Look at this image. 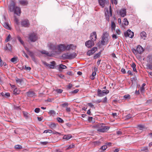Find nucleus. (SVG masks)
I'll return each mask as SVG.
<instances>
[{
    "label": "nucleus",
    "instance_id": "obj_1",
    "mask_svg": "<svg viewBox=\"0 0 152 152\" xmlns=\"http://www.w3.org/2000/svg\"><path fill=\"white\" fill-rule=\"evenodd\" d=\"M15 0H10L9 5L8 6V9L10 12H13L14 13L20 16L21 13L20 7L16 6Z\"/></svg>",
    "mask_w": 152,
    "mask_h": 152
},
{
    "label": "nucleus",
    "instance_id": "obj_2",
    "mask_svg": "<svg viewBox=\"0 0 152 152\" xmlns=\"http://www.w3.org/2000/svg\"><path fill=\"white\" fill-rule=\"evenodd\" d=\"M48 46L49 48L54 52H56V50H57L58 52L60 53L66 50V46L64 44H61L57 46H55L50 43L48 44Z\"/></svg>",
    "mask_w": 152,
    "mask_h": 152
},
{
    "label": "nucleus",
    "instance_id": "obj_3",
    "mask_svg": "<svg viewBox=\"0 0 152 152\" xmlns=\"http://www.w3.org/2000/svg\"><path fill=\"white\" fill-rule=\"evenodd\" d=\"M97 37L96 32H93L91 34V40H88L85 42L86 46L88 48H90L94 45V42L96 40Z\"/></svg>",
    "mask_w": 152,
    "mask_h": 152
},
{
    "label": "nucleus",
    "instance_id": "obj_4",
    "mask_svg": "<svg viewBox=\"0 0 152 152\" xmlns=\"http://www.w3.org/2000/svg\"><path fill=\"white\" fill-rule=\"evenodd\" d=\"M92 127L97 129L98 131L101 132H106L110 128L109 127L105 126L103 123L97 124L93 126Z\"/></svg>",
    "mask_w": 152,
    "mask_h": 152
},
{
    "label": "nucleus",
    "instance_id": "obj_5",
    "mask_svg": "<svg viewBox=\"0 0 152 152\" xmlns=\"http://www.w3.org/2000/svg\"><path fill=\"white\" fill-rule=\"evenodd\" d=\"M109 41V34L107 32L103 33L102 40L99 42V43L102 45L107 44Z\"/></svg>",
    "mask_w": 152,
    "mask_h": 152
},
{
    "label": "nucleus",
    "instance_id": "obj_6",
    "mask_svg": "<svg viewBox=\"0 0 152 152\" xmlns=\"http://www.w3.org/2000/svg\"><path fill=\"white\" fill-rule=\"evenodd\" d=\"M106 9V11L105 12V17H106L107 20L109 22L110 21V16H112V12L111 6H110L109 10H108L107 8H105Z\"/></svg>",
    "mask_w": 152,
    "mask_h": 152
},
{
    "label": "nucleus",
    "instance_id": "obj_7",
    "mask_svg": "<svg viewBox=\"0 0 152 152\" xmlns=\"http://www.w3.org/2000/svg\"><path fill=\"white\" fill-rule=\"evenodd\" d=\"M38 39L37 34L34 33H33L29 34L28 39L31 42H35Z\"/></svg>",
    "mask_w": 152,
    "mask_h": 152
},
{
    "label": "nucleus",
    "instance_id": "obj_8",
    "mask_svg": "<svg viewBox=\"0 0 152 152\" xmlns=\"http://www.w3.org/2000/svg\"><path fill=\"white\" fill-rule=\"evenodd\" d=\"M43 64L46 66L50 69L54 68L56 65V62L54 61L50 62V64H48L46 62H43Z\"/></svg>",
    "mask_w": 152,
    "mask_h": 152
},
{
    "label": "nucleus",
    "instance_id": "obj_9",
    "mask_svg": "<svg viewBox=\"0 0 152 152\" xmlns=\"http://www.w3.org/2000/svg\"><path fill=\"white\" fill-rule=\"evenodd\" d=\"M124 36L125 37H129L130 38H132L134 37V33L129 29H128L126 32L124 33Z\"/></svg>",
    "mask_w": 152,
    "mask_h": 152
},
{
    "label": "nucleus",
    "instance_id": "obj_10",
    "mask_svg": "<svg viewBox=\"0 0 152 152\" xmlns=\"http://www.w3.org/2000/svg\"><path fill=\"white\" fill-rule=\"evenodd\" d=\"M21 24L22 26L25 27H28L30 25L29 20L27 19L22 20L21 22Z\"/></svg>",
    "mask_w": 152,
    "mask_h": 152
},
{
    "label": "nucleus",
    "instance_id": "obj_11",
    "mask_svg": "<svg viewBox=\"0 0 152 152\" xmlns=\"http://www.w3.org/2000/svg\"><path fill=\"white\" fill-rule=\"evenodd\" d=\"M105 92V93L103 91L99 89H98L97 92V96L99 97H102L109 93V90H106Z\"/></svg>",
    "mask_w": 152,
    "mask_h": 152
},
{
    "label": "nucleus",
    "instance_id": "obj_12",
    "mask_svg": "<svg viewBox=\"0 0 152 152\" xmlns=\"http://www.w3.org/2000/svg\"><path fill=\"white\" fill-rule=\"evenodd\" d=\"M99 3L102 8H104L105 4H109L108 0H98Z\"/></svg>",
    "mask_w": 152,
    "mask_h": 152
},
{
    "label": "nucleus",
    "instance_id": "obj_13",
    "mask_svg": "<svg viewBox=\"0 0 152 152\" xmlns=\"http://www.w3.org/2000/svg\"><path fill=\"white\" fill-rule=\"evenodd\" d=\"M97 50V48L96 47H94L92 48L91 50H89L87 53V55L89 56L93 54Z\"/></svg>",
    "mask_w": 152,
    "mask_h": 152
},
{
    "label": "nucleus",
    "instance_id": "obj_14",
    "mask_svg": "<svg viewBox=\"0 0 152 152\" xmlns=\"http://www.w3.org/2000/svg\"><path fill=\"white\" fill-rule=\"evenodd\" d=\"M4 49L5 50L7 51L8 52H12V48L11 45L9 43L7 44L4 48Z\"/></svg>",
    "mask_w": 152,
    "mask_h": 152
},
{
    "label": "nucleus",
    "instance_id": "obj_15",
    "mask_svg": "<svg viewBox=\"0 0 152 152\" xmlns=\"http://www.w3.org/2000/svg\"><path fill=\"white\" fill-rule=\"evenodd\" d=\"M76 46L73 44L67 45L66 46V50H74L75 49Z\"/></svg>",
    "mask_w": 152,
    "mask_h": 152
},
{
    "label": "nucleus",
    "instance_id": "obj_16",
    "mask_svg": "<svg viewBox=\"0 0 152 152\" xmlns=\"http://www.w3.org/2000/svg\"><path fill=\"white\" fill-rule=\"evenodd\" d=\"M140 36L141 38L144 40H145L147 38V34L144 31L141 32L140 34Z\"/></svg>",
    "mask_w": 152,
    "mask_h": 152
},
{
    "label": "nucleus",
    "instance_id": "obj_17",
    "mask_svg": "<svg viewBox=\"0 0 152 152\" xmlns=\"http://www.w3.org/2000/svg\"><path fill=\"white\" fill-rule=\"evenodd\" d=\"M61 59L64 60L69 59V53H67L63 54L61 56Z\"/></svg>",
    "mask_w": 152,
    "mask_h": 152
},
{
    "label": "nucleus",
    "instance_id": "obj_18",
    "mask_svg": "<svg viewBox=\"0 0 152 152\" xmlns=\"http://www.w3.org/2000/svg\"><path fill=\"white\" fill-rule=\"evenodd\" d=\"M19 3L20 4L23 6H26L28 3V1L26 0H19Z\"/></svg>",
    "mask_w": 152,
    "mask_h": 152
},
{
    "label": "nucleus",
    "instance_id": "obj_19",
    "mask_svg": "<svg viewBox=\"0 0 152 152\" xmlns=\"http://www.w3.org/2000/svg\"><path fill=\"white\" fill-rule=\"evenodd\" d=\"M136 49L137 50V51L138 53L139 54H141L144 51L143 48L140 45L137 46Z\"/></svg>",
    "mask_w": 152,
    "mask_h": 152
},
{
    "label": "nucleus",
    "instance_id": "obj_20",
    "mask_svg": "<svg viewBox=\"0 0 152 152\" xmlns=\"http://www.w3.org/2000/svg\"><path fill=\"white\" fill-rule=\"evenodd\" d=\"M77 56V54L74 52L72 53H69V59H71L75 58Z\"/></svg>",
    "mask_w": 152,
    "mask_h": 152
},
{
    "label": "nucleus",
    "instance_id": "obj_21",
    "mask_svg": "<svg viewBox=\"0 0 152 152\" xmlns=\"http://www.w3.org/2000/svg\"><path fill=\"white\" fill-rule=\"evenodd\" d=\"M116 27L115 24L113 21H111V28L112 31H115Z\"/></svg>",
    "mask_w": 152,
    "mask_h": 152
},
{
    "label": "nucleus",
    "instance_id": "obj_22",
    "mask_svg": "<svg viewBox=\"0 0 152 152\" xmlns=\"http://www.w3.org/2000/svg\"><path fill=\"white\" fill-rule=\"evenodd\" d=\"M27 96L29 97H32L35 95V93L34 91H29L26 93Z\"/></svg>",
    "mask_w": 152,
    "mask_h": 152
},
{
    "label": "nucleus",
    "instance_id": "obj_23",
    "mask_svg": "<svg viewBox=\"0 0 152 152\" xmlns=\"http://www.w3.org/2000/svg\"><path fill=\"white\" fill-rule=\"evenodd\" d=\"M72 137V136L71 134L65 135L64 136L63 139L68 140L71 138Z\"/></svg>",
    "mask_w": 152,
    "mask_h": 152
},
{
    "label": "nucleus",
    "instance_id": "obj_24",
    "mask_svg": "<svg viewBox=\"0 0 152 152\" xmlns=\"http://www.w3.org/2000/svg\"><path fill=\"white\" fill-rule=\"evenodd\" d=\"M41 53L42 54H45L47 56H51L52 55V54H49L48 52L46 51L45 50L41 51Z\"/></svg>",
    "mask_w": 152,
    "mask_h": 152
},
{
    "label": "nucleus",
    "instance_id": "obj_25",
    "mask_svg": "<svg viewBox=\"0 0 152 152\" xmlns=\"http://www.w3.org/2000/svg\"><path fill=\"white\" fill-rule=\"evenodd\" d=\"M148 61L150 64H152V55H149L147 57Z\"/></svg>",
    "mask_w": 152,
    "mask_h": 152
},
{
    "label": "nucleus",
    "instance_id": "obj_26",
    "mask_svg": "<svg viewBox=\"0 0 152 152\" xmlns=\"http://www.w3.org/2000/svg\"><path fill=\"white\" fill-rule=\"evenodd\" d=\"M4 27L10 30V28L9 26V24L6 22L4 23L3 25Z\"/></svg>",
    "mask_w": 152,
    "mask_h": 152
},
{
    "label": "nucleus",
    "instance_id": "obj_27",
    "mask_svg": "<svg viewBox=\"0 0 152 152\" xmlns=\"http://www.w3.org/2000/svg\"><path fill=\"white\" fill-rule=\"evenodd\" d=\"M23 113L24 116L27 119L29 117V114L27 112L25 111H23Z\"/></svg>",
    "mask_w": 152,
    "mask_h": 152
},
{
    "label": "nucleus",
    "instance_id": "obj_28",
    "mask_svg": "<svg viewBox=\"0 0 152 152\" xmlns=\"http://www.w3.org/2000/svg\"><path fill=\"white\" fill-rule=\"evenodd\" d=\"M12 39V37L11 35L9 34L8 36L6 37L5 40V42H7L9 41L10 39Z\"/></svg>",
    "mask_w": 152,
    "mask_h": 152
},
{
    "label": "nucleus",
    "instance_id": "obj_29",
    "mask_svg": "<svg viewBox=\"0 0 152 152\" xmlns=\"http://www.w3.org/2000/svg\"><path fill=\"white\" fill-rule=\"evenodd\" d=\"M49 126L52 129H54L56 128V124L55 123H51L50 124Z\"/></svg>",
    "mask_w": 152,
    "mask_h": 152
},
{
    "label": "nucleus",
    "instance_id": "obj_30",
    "mask_svg": "<svg viewBox=\"0 0 152 152\" xmlns=\"http://www.w3.org/2000/svg\"><path fill=\"white\" fill-rule=\"evenodd\" d=\"M101 52H99L98 53L96 54L94 56V58L95 59L99 58L101 55Z\"/></svg>",
    "mask_w": 152,
    "mask_h": 152
},
{
    "label": "nucleus",
    "instance_id": "obj_31",
    "mask_svg": "<svg viewBox=\"0 0 152 152\" xmlns=\"http://www.w3.org/2000/svg\"><path fill=\"white\" fill-rule=\"evenodd\" d=\"M17 57H14L11 59L10 61L12 63H15L17 61Z\"/></svg>",
    "mask_w": 152,
    "mask_h": 152
},
{
    "label": "nucleus",
    "instance_id": "obj_32",
    "mask_svg": "<svg viewBox=\"0 0 152 152\" xmlns=\"http://www.w3.org/2000/svg\"><path fill=\"white\" fill-rule=\"evenodd\" d=\"M132 117V115H131V114H128L127 115L126 117H125V120H128L130 118H131Z\"/></svg>",
    "mask_w": 152,
    "mask_h": 152
},
{
    "label": "nucleus",
    "instance_id": "obj_33",
    "mask_svg": "<svg viewBox=\"0 0 152 152\" xmlns=\"http://www.w3.org/2000/svg\"><path fill=\"white\" fill-rule=\"evenodd\" d=\"M17 39L20 42V43L23 45H24V42L21 39L20 37L19 36L17 37Z\"/></svg>",
    "mask_w": 152,
    "mask_h": 152
},
{
    "label": "nucleus",
    "instance_id": "obj_34",
    "mask_svg": "<svg viewBox=\"0 0 152 152\" xmlns=\"http://www.w3.org/2000/svg\"><path fill=\"white\" fill-rule=\"evenodd\" d=\"M137 127L140 130H142L144 128V126L141 124L138 125L137 126Z\"/></svg>",
    "mask_w": 152,
    "mask_h": 152
},
{
    "label": "nucleus",
    "instance_id": "obj_35",
    "mask_svg": "<svg viewBox=\"0 0 152 152\" xmlns=\"http://www.w3.org/2000/svg\"><path fill=\"white\" fill-rule=\"evenodd\" d=\"M63 90L62 89H57L55 90V91L57 93L60 94L63 92Z\"/></svg>",
    "mask_w": 152,
    "mask_h": 152
},
{
    "label": "nucleus",
    "instance_id": "obj_36",
    "mask_svg": "<svg viewBox=\"0 0 152 152\" xmlns=\"http://www.w3.org/2000/svg\"><path fill=\"white\" fill-rule=\"evenodd\" d=\"M129 22L126 18H124V25L127 26L128 25Z\"/></svg>",
    "mask_w": 152,
    "mask_h": 152
},
{
    "label": "nucleus",
    "instance_id": "obj_37",
    "mask_svg": "<svg viewBox=\"0 0 152 152\" xmlns=\"http://www.w3.org/2000/svg\"><path fill=\"white\" fill-rule=\"evenodd\" d=\"M15 148L16 149H20L22 148V147L21 145H17L15 146Z\"/></svg>",
    "mask_w": 152,
    "mask_h": 152
},
{
    "label": "nucleus",
    "instance_id": "obj_38",
    "mask_svg": "<svg viewBox=\"0 0 152 152\" xmlns=\"http://www.w3.org/2000/svg\"><path fill=\"white\" fill-rule=\"evenodd\" d=\"M57 120L60 123H63L64 122V121L63 120L62 118L59 117L57 118Z\"/></svg>",
    "mask_w": 152,
    "mask_h": 152
},
{
    "label": "nucleus",
    "instance_id": "obj_39",
    "mask_svg": "<svg viewBox=\"0 0 152 152\" xmlns=\"http://www.w3.org/2000/svg\"><path fill=\"white\" fill-rule=\"evenodd\" d=\"M67 68V67L65 65L63 64H60L59 66V68L62 69H65Z\"/></svg>",
    "mask_w": 152,
    "mask_h": 152
},
{
    "label": "nucleus",
    "instance_id": "obj_40",
    "mask_svg": "<svg viewBox=\"0 0 152 152\" xmlns=\"http://www.w3.org/2000/svg\"><path fill=\"white\" fill-rule=\"evenodd\" d=\"M49 113L50 115H55L56 114V113L55 111L54 110H50L49 111Z\"/></svg>",
    "mask_w": 152,
    "mask_h": 152
},
{
    "label": "nucleus",
    "instance_id": "obj_41",
    "mask_svg": "<svg viewBox=\"0 0 152 152\" xmlns=\"http://www.w3.org/2000/svg\"><path fill=\"white\" fill-rule=\"evenodd\" d=\"M16 82L19 84H21V83L22 81V80H21L19 79L18 78H16Z\"/></svg>",
    "mask_w": 152,
    "mask_h": 152
},
{
    "label": "nucleus",
    "instance_id": "obj_42",
    "mask_svg": "<svg viewBox=\"0 0 152 152\" xmlns=\"http://www.w3.org/2000/svg\"><path fill=\"white\" fill-rule=\"evenodd\" d=\"M107 148V145H104L102 146L101 147L100 149L101 150H102V151H104L105 150H106Z\"/></svg>",
    "mask_w": 152,
    "mask_h": 152
},
{
    "label": "nucleus",
    "instance_id": "obj_43",
    "mask_svg": "<svg viewBox=\"0 0 152 152\" xmlns=\"http://www.w3.org/2000/svg\"><path fill=\"white\" fill-rule=\"evenodd\" d=\"M52 131L51 130L48 129V130H45L44 131V132L43 133H52Z\"/></svg>",
    "mask_w": 152,
    "mask_h": 152
},
{
    "label": "nucleus",
    "instance_id": "obj_44",
    "mask_svg": "<svg viewBox=\"0 0 152 152\" xmlns=\"http://www.w3.org/2000/svg\"><path fill=\"white\" fill-rule=\"evenodd\" d=\"M14 94H17L19 93L20 91H18L16 88L15 89L14 91Z\"/></svg>",
    "mask_w": 152,
    "mask_h": 152
},
{
    "label": "nucleus",
    "instance_id": "obj_45",
    "mask_svg": "<svg viewBox=\"0 0 152 152\" xmlns=\"http://www.w3.org/2000/svg\"><path fill=\"white\" fill-rule=\"evenodd\" d=\"M14 21L17 24H18L19 23V20L18 18H17L16 16L14 17Z\"/></svg>",
    "mask_w": 152,
    "mask_h": 152
},
{
    "label": "nucleus",
    "instance_id": "obj_46",
    "mask_svg": "<svg viewBox=\"0 0 152 152\" xmlns=\"http://www.w3.org/2000/svg\"><path fill=\"white\" fill-rule=\"evenodd\" d=\"M74 147V145L73 144H72L68 146V147L66 149L69 150L70 148H73Z\"/></svg>",
    "mask_w": 152,
    "mask_h": 152
},
{
    "label": "nucleus",
    "instance_id": "obj_47",
    "mask_svg": "<svg viewBox=\"0 0 152 152\" xmlns=\"http://www.w3.org/2000/svg\"><path fill=\"white\" fill-rule=\"evenodd\" d=\"M94 144L96 145H99L101 143V142L99 141H95L94 142Z\"/></svg>",
    "mask_w": 152,
    "mask_h": 152
},
{
    "label": "nucleus",
    "instance_id": "obj_48",
    "mask_svg": "<svg viewBox=\"0 0 152 152\" xmlns=\"http://www.w3.org/2000/svg\"><path fill=\"white\" fill-rule=\"evenodd\" d=\"M120 14L121 16L124 17V9H122L120 11Z\"/></svg>",
    "mask_w": 152,
    "mask_h": 152
},
{
    "label": "nucleus",
    "instance_id": "obj_49",
    "mask_svg": "<svg viewBox=\"0 0 152 152\" xmlns=\"http://www.w3.org/2000/svg\"><path fill=\"white\" fill-rule=\"evenodd\" d=\"M67 74L70 76H72L74 74L73 72L71 71H69L67 72Z\"/></svg>",
    "mask_w": 152,
    "mask_h": 152
},
{
    "label": "nucleus",
    "instance_id": "obj_50",
    "mask_svg": "<svg viewBox=\"0 0 152 152\" xmlns=\"http://www.w3.org/2000/svg\"><path fill=\"white\" fill-rule=\"evenodd\" d=\"M130 98V96L129 94L126 95H124V98L125 99H129Z\"/></svg>",
    "mask_w": 152,
    "mask_h": 152
},
{
    "label": "nucleus",
    "instance_id": "obj_51",
    "mask_svg": "<svg viewBox=\"0 0 152 152\" xmlns=\"http://www.w3.org/2000/svg\"><path fill=\"white\" fill-rule=\"evenodd\" d=\"M79 91V90L78 89H75V90L73 91H71V93L72 94H76Z\"/></svg>",
    "mask_w": 152,
    "mask_h": 152
},
{
    "label": "nucleus",
    "instance_id": "obj_52",
    "mask_svg": "<svg viewBox=\"0 0 152 152\" xmlns=\"http://www.w3.org/2000/svg\"><path fill=\"white\" fill-rule=\"evenodd\" d=\"M40 109L39 108H37L34 110V112L37 113H39L40 112Z\"/></svg>",
    "mask_w": 152,
    "mask_h": 152
},
{
    "label": "nucleus",
    "instance_id": "obj_53",
    "mask_svg": "<svg viewBox=\"0 0 152 152\" xmlns=\"http://www.w3.org/2000/svg\"><path fill=\"white\" fill-rule=\"evenodd\" d=\"M88 105L91 108H94V105L91 103H88Z\"/></svg>",
    "mask_w": 152,
    "mask_h": 152
},
{
    "label": "nucleus",
    "instance_id": "obj_54",
    "mask_svg": "<svg viewBox=\"0 0 152 152\" xmlns=\"http://www.w3.org/2000/svg\"><path fill=\"white\" fill-rule=\"evenodd\" d=\"M111 1L112 4H114L116 5L117 4V0H111Z\"/></svg>",
    "mask_w": 152,
    "mask_h": 152
},
{
    "label": "nucleus",
    "instance_id": "obj_55",
    "mask_svg": "<svg viewBox=\"0 0 152 152\" xmlns=\"http://www.w3.org/2000/svg\"><path fill=\"white\" fill-rule=\"evenodd\" d=\"M133 52L135 54H137L138 53L137 51V49H133L132 50Z\"/></svg>",
    "mask_w": 152,
    "mask_h": 152
},
{
    "label": "nucleus",
    "instance_id": "obj_56",
    "mask_svg": "<svg viewBox=\"0 0 152 152\" xmlns=\"http://www.w3.org/2000/svg\"><path fill=\"white\" fill-rule=\"evenodd\" d=\"M147 66L150 69L152 70V65L150 64H148Z\"/></svg>",
    "mask_w": 152,
    "mask_h": 152
},
{
    "label": "nucleus",
    "instance_id": "obj_57",
    "mask_svg": "<svg viewBox=\"0 0 152 152\" xmlns=\"http://www.w3.org/2000/svg\"><path fill=\"white\" fill-rule=\"evenodd\" d=\"M28 53L31 57L33 56V52L29 50H28Z\"/></svg>",
    "mask_w": 152,
    "mask_h": 152
},
{
    "label": "nucleus",
    "instance_id": "obj_58",
    "mask_svg": "<svg viewBox=\"0 0 152 152\" xmlns=\"http://www.w3.org/2000/svg\"><path fill=\"white\" fill-rule=\"evenodd\" d=\"M2 65V66H5V68H8L7 65L6 63L5 62H3Z\"/></svg>",
    "mask_w": 152,
    "mask_h": 152
},
{
    "label": "nucleus",
    "instance_id": "obj_59",
    "mask_svg": "<svg viewBox=\"0 0 152 152\" xmlns=\"http://www.w3.org/2000/svg\"><path fill=\"white\" fill-rule=\"evenodd\" d=\"M72 84H69V85L66 86H67V88H68L70 89L72 87Z\"/></svg>",
    "mask_w": 152,
    "mask_h": 152
},
{
    "label": "nucleus",
    "instance_id": "obj_60",
    "mask_svg": "<svg viewBox=\"0 0 152 152\" xmlns=\"http://www.w3.org/2000/svg\"><path fill=\"white\" fill-rule=\"evenodd\" d=\"M52 133H53V134H58L59 135H61V133H60L59 132H56L55 131H54V132H53L52 131Z\"/></svg>",
    "mask_w": 152,
    "mask_h": 152
},
{
    "label": "nucleus",
    "instance_id": "obj_61",
    "mask_svg": "<svg viewBox=\"0 0 152 152\" xmlns=\"http://www.w3.org/2000/svg\"><path fill=\"white\" fill-rule=\"evenodd\" d=\"M140 92L142 93H143L144 91V90H145V89H144V88H143V87H141L140 88Z\"/></svg>",
    "mask_w": 152,
    "mask_h": 152
},
{
    "label": "nucleus",
    "instance_id": "obj_62",
    "mask_svg": "<svg viewBox=\"0 0 152 152\" xmlns=\"http://www.w3.org/2000/svg\"><path fill=\"white\" fill-rule=\"evenodd\" d=\"M10 96V94L9 93H6L5 94V96L7 97H9Z\"/></svg>",
    "mask_w": 152,
    "mask_h": 152
},
{
    "label": "nucleus",
    "instance_id": "obj_63",
    "mask_svg": "<svg viewBox=\"0 0 152 152\" xmlns=\"http://www.w3.org/2000/svg\"><path fill=\"white\" fill-rule=\"evenodd\" d=\"M68 105V103H63V104H62V106L63 107H65L66 106H67Z\"/></svg>",
    "mask_w": 152,
    "mask_h": 152
},
{
    "label": "nucleus",
    "instance_id": "obj_64",
    "mask_svg": "<svg viewBox=\"0 0 152 152\" xmlns=\"http://www.w3.org/2000/svg\"><path fill=\"white\" fill-rule=\"evenodd\" d=\"M23 53L24 55V56L27 58H28V56L26 54V53L25 52V51H23Z\"/></svg>",
    "mask_w": 152,
    "mask_h": 152
}]
</instances>
